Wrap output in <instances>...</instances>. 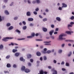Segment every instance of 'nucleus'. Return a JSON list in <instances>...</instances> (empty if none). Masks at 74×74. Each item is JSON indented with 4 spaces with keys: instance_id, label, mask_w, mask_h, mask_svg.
<instances>
[{
    "instance_id": "57",
    "label": "nucleus",
    "mask_w": 74,
    "mask_h": 74,
    "mask_svg": "<svg viewBox=\"0 0 74 74\" xmlns=\"http://www.w3.org/2000/svg\"><path fill=\"white\" fill-rule=\"evenodd\" d=\"M48 68L49 69H52V67L51 66H48Z\"/></svg>"
},
{
    "instance_id": "39",
    "label": "nucleus",
    "mask_w": 74,
    "mask_h": 74,
    "mask_svg": "<svg viewBox=\"0 0 74 74\" xmlns=\"http://www.w3.org/2000/svg\"><path fill=\"white\" fill-rule=\"evenodd\" d=\"M47 21V19L46 18H45L43 19V22Z\"/></svg>"
},
{
    "instance_id": "25",
    "label": "nucleus",
    "mask_w": 74,
    "mask_h": 74,
    "mask_svg": "<svg viewBox=\"0 0 74 74\" xmlns=\"http://www.w3.org/2000/svg\"><path fill=\"white\" fill-rule=\"evenodd\" d=\"M66 41H69V42H74V40H66Z\"/></svg>"
},
{
    "instance_id": "50",
    "label": "nucleus",
    "mask_w": 74,
    "mask_h": 74,
    "mask_svg": "<svg viewBox=\"0 0 74 74\" xmlns=\"http://www.w3.org/2000/svg\"><path fill=\"white\" fill-rule=\"evenodd\" d=\"M51 27L52 28H54V27H55V26H54V25H51Z\"/></svg>"
},
{
    "instance_id": "60",
    "label": "nucleus",
    "mask_w": 74,
    "mask_h": 74,
    "mask_svg": "<svg viewBox=\"0 0 74 74\" xmlns=\"http://www.w3.org/2000/svg\"><path fill=\"white\" fill-rule=\"evenodd\" d=\"M30 26H33V24L32 23H30Z\"/></svg>"
},
{
    "instance_id": "38",
    "label": "nucleus",
    "mask_w": 74,
    "mask_h": 74,
    "mask_svg": "<svg viewBox=\"0 0 74 74\" xmlns=\"http://www.w3.org/2000/svg\"><path fill=\"white\" fill-rule=\"evenodd\" d=\"M45 45H51V44L49 43H46L45 44Z\"/></svg>"
},
{
    "instance_id": "1",
    "label": "nucleus",
    "mask_w": 74,
    "mask_h": 74,
    "mask_svg": "<svg viewBox=\"0 0 74 74\" xmlns=\"http://www.w3.org/2000/svg\"><path fill=\"white\" fill-rule=\"evenodd\" d=\"M13 38H14L13 37H6L2 39V41L5 42L8 41V40H11Z\"/></svg>"
},
{
    "instance_id": "29",
    "label": "nucleus",
    "mask_w": 74,
    "mask_h": 74,
    "mask_svg": "<svg viewBox=\"0 0 74 74\" xmlns=\"http://www.w3.org/2000/svg\"><path fill=\"white\" fill-rule=\"evenodd\" d=\"M3 48V45H0V49H1Z\"/></svg>"
},
{
    "instance_id": "11",
    "label": "nucleus",
    "mask_w": 74,
    "mask_h": 74,
    "mask_svg": "<svg viewBox=\"0 0 74 74\" xmlns=\"http://www.w3.org/2000/svg\"><path fill=\"white\" fill-rule=\"evenodd\" d=\"M56 19L58 21H61V19H60V18L59 17H57L56 18Z\"/></svg>"
},
{
    "instance_id": "15",
    "label": "nucleus",
    "mask_w": 74,
    "mask_h": 74,
    "mask_svg": "<svg viewBox=\"0 0 74 74\" xmlns=\"http://www.w3.org/2000/svg\"><path fill=\"white\" fill-rule=\"evenodd\" d=\"M28 21H33L34 19L32 18H28Z\"/></svg>"
},
{
    "instance_id": "43",
    "label": "nucleus",
    "mask_w": 74,
    "mask_h": 74,
    "mask_svg": "<svg viewBox=\"0 0 74 74\" xmlns=\"http://www.w3.org/2000/svg\"><path fill=\"white\" fill-rule=\"evenodd\" d=\"M36 2L37 3L39 4V3H40V0H36Z\"/></svg>"
},
{
    "instance_id": "31",
    "label": "nucleus",
    "mask_w": 74,
    "mask_h": 74,
    "mask_svg": "<svg viewBox=\"0 0 74 74\" xmlns=\"http://www.w3.org/2000/svg\"><path fill=\"white\" fill-rule=\"evenodd\" d=\"M44 43H50L51 42V41H49V42L45 41L43 42Z\"/></svg>"
},
{
    "instance_id": "58",
    "label": "nucleus",
    "mask_w": 74,
    "mask_h": 74,
    "mask_svg": "<svg viewBox=\"0 0 74 74\" xmlns=\"http://www.w3.org/2000/svg\"><path fill=\"white\" fill-rule=\"evenodd\" d=\"M54 63H56V61L55 60H54L53 61Z\"/></svg>"
},
{
    "instance_id": "21",
    "label": "nucleus",
    "mask_w": 74,
    "mask_h": 74,
    "mask_svg": "<svg viewBox=\"0 0 74 74\" xmlns=\"http://www.w3.org/2000/svg\"><path fill=\"white\" fill-rule=\"evenodd\" d=\"M15 32H17V33H19V34H20V33H21V31L19 30L18 29H16V30Z\"/></svg>"
},
{
    "instance_id": "16",
    "label": "nucleus",
    "mask_w": 74,
    "mask_h": 74,
    "mask_svg": "<svg viewBox=\"0 0 74 74\" xmlns=\"http://www.w3.org/2000/svg\"><path fill=\"white\" fill-rule=\"evenodd\" d=\"M20 54V53H15V56H19V55Z\"/></svg>"
},
{
    "instance_id": "63",
    "label": "nucleus",
    "mask_w": 74,
    "mask_h": 74,
    "mask_svg": "<svg viewBox=\"0 0 74 74\" xmlns=\"http://www.w3.org/2000/svg\"><path fill=\"white\" fill-rule=\"evenodd\" d=\"M19 25H20V26H22V23H19Z\"/></svg>"
},
{
    "instance_id": "32",
    "label": "nucleus",
    "mask_w": 74,
    "mask_h": 74,
    "mask_svg": "<svg viewBox=\"0 0 74 74\" xmlns=\"http://www.w3.org/2000/svg\"><path fill=\"white\" fill-rule=\"evenodd\" d=\"M58 52L60 53H61L62 52V50L61 49H60L58 50Z\"/></svg>"
},
{
    "instance_id": "41",
    "label": "nucleus",
    "mask_w": 74,
    "mask_h": 74,
    "mask_svg": "<svg viewBox=\"0 0 74 74\" xmlns=\"http://www.w3.org/2000/svg\"><path fill=\"white\" fill-rule=\"evenodd\" d=\"M66 66H69V63L66 62Z\"/></svg>"
},
{
    "instance_id": "22",
    "label": "nucleus",
    "mask_w": 74,
    "mask_h": 74,
    "mask_svg": "<svg viewBox=\"0 0 74 74\" xmlns=\"http://www.w3.org/2000/svg\"><path fill=\"white\" fill-rule=\"evenodd\" d=\"M18 51V50L17 49H13L12 50V52L13 53H15L16 52H17Z\"/></svg>"
},
{
    "instance_id": "56",
    "label": "nucleus",
    "mask_w": 74,
    "mask_h": 74,
    "mask_svg": "<svg viewBox=\"0 0 74 74\" xmlns=\"http://www.w3.org/2000/svg\"><path fill=\"white\" fill-rule=\"evenodd\" d=\"M27 2L29 4H30V1L29 0H27Z\"/></svg>"
},
{
    "instance_id": "54",
    "label": "nucleus",
    "mask_w": 74,
    "mask_h": 74,
    "mask_svg": "<svg viewBox=\"0 0 74 74\" xmlns=\"http://www.w3.org/2000/svg\"><path fill=\"white\" fill-rule=\"evenodd\" d=\"M59 10H62V8H61V7H59Z\"/></svg>"
},
{
    "instance_id": "26",
    "label": "nucleus",
    "mask_w": 74,
    "mask_h": 74,
    "mask_svg": "<svg viewBox=\"0 0 74 74\" xmlns=\"http://www.w3.org/2000/svg\"><path fill=\"white\" fill-rule=\"evenodd\" d=\"M23 30H26V29L27 28V27L26 26H24L23 27Z\"/></svg>"
},
{
    "instance_id": "14",
    "label": "nucleus",
    "mask_w": 74,
    "mask_h": 74,
    "mask_svg": "<svg viewBox=\"0 0 74 74\" xmlns=\"http://www.w3.org/2000/svg\"><path fill=\"white\" fill-rule=\"evenodd\" d=\"M42 30L43 32H47V29L45 28H42Z\"/></svg>"
},
{
    "instance_id": "7",
    "label": "nucleus",
    "mask_w": 74,
    "mask_h": 74,
    "mask_svg": "<svg viewBox=\"0 0 74 74\" xmlns=\"http://www.w3.org/2000/svg\"><path fill=\"white\" fill-rule=\"evenodd\" d=\"M47 49L46 48H45L44 49V51H42V53H47Z\"/></svg>"
},
{
    "instance_id": "62",
    "label": "nucleus",
    "mask_w": 74,
    "mask_h": 74,
    "mask_svg": "<svg viewBox=\"0 0 74 74\" xmlns=\"http://www.w3.org/2000/svg\"><path fill=\"white\" fill-rule=\"evenodd\" d=\"M62 71H66V69L64 68H62Z\"/></svg>"
},
{
    "instance_id": "9",
    "label": "nucleus",
    "mask_w": 74,
    "mask_h": 74,
    "mask_svg": "<svg viewBox=\"0 0 74 74\" xmlns=\"http://www.w3.org/2000/svg\"><path fill=\"white\" fill-rule=\"evenodd\" d=\"M62 8H63V7H64V8H66V7H67V5L65 4H64V3H63L62 4Z\"/></svg>"
},
{
    "instance_id": "4",
    "label": "nucleus",
    "mask_w": 74,
    "mask_h": 74,
    "mask_svg": "<svg viewBox=\"0 0 74 74\" xmlns=\"http://www.w3.org/2000/svg\"><path fill=\"white\" fill-rule=\"evenodd\" d=\"M65 33H67V34H70V35H71V33H74V32L73 31H66L65 32Z\"/></svg>"
},
{
    "instance_id": "59",
    "label": "nucleus",
    "mask_w": 74,
    "mask_h": 74,
    "mask_svg": "<svg viewBox=\"0 0 74 74\" xmlns=\"http://www.w3.org/2000/svg\"><path fill=\"white\" fill-rule=\"evenodd\" d=\"M64 64V62L63 61L61 63V64Z\"/></svg>"
},
{
    "instance_id": "45",
    "label": "nucleus",
    "mask_w": 74,
    "mask_h": 74,
    "mask_svg": "<svg viewBox=\"0 0 74 74\" xmlns=\"http://www.w3.org/2000/svg\"><path fill=\"white\" fill-rule=\"evenodd\" d=\"M3 21V19L1 18V16H0V22H1Z\"/></svg>"
},
{
    "instance_id": "24",
    "label": "nucleus",
    "mask_w": 74,
    "mask_h": 74,
    "mask_svg": "<svg viewBox=\"0 0 74 74\" xmlns=\"http://www.w3.org/2000/svg\"><path fill=\"white\" fill-rule=\"evenodd\" d=\"M13 28H14V27H13V26H11L8 28V29L9 30H12V29H13Z\"/></svg>"
},
{
    "instance_id": "8",
    "label": "nucleus",
    "mask_w": 74,
    "mask_h": 74,
    "mask_svg": "<svg viewBox=\"0 0 74 74\" xmlns=\"http://www.w3.org/2000/svg\"><path fill=\"white\" fill-rule=\"evenodd\" d=\"M36 54L38 56H40L41 55V53L39 51L37 52Z\"/></svg>"
},
{
    "instance_id": "27",
    "label": "nucleus",
    "mask_w": 74,
    "mask_h": 74,
    "mask_svg": "<svg viewBox=\"0 0 74 74\" xmlns=\"http://www.w3.org/2000/svg\"><path fill=\"white\" fill-rule=\"evenodd\" d=\"M70 19L71 20H73L74 19V16H72L70 18Z\"/></svg>"
},
{
    "instance_id": "51",
    "label": "nucleus",
    "mask_w": 74,
    "mask_h": 74,
    "mask_svg": "<svg viewBox=\"0 0 74 74\" xmlns=\"http://www.w3.org/2000/svg\"><path fill=\"white\" fill-rule=\"evenodd\" d=\"M51 38L53 39V40H54V39L55 38L53 36H51Z\"/></svg>"
},
{
    "instance_id": "30",
    "label": "nucleus",
    "mask_w": 74,
    "mask_h": 74,
    "mask_svg": "<svg viewBox=\"0 0 74 74\" xmlns=\"http://www.w3.org/2000/svg\"><path fill=\"white\" fill-rule=\"evenodd\" d=\"M18 40H25V38H22L21 39H18Z\"/></svg>"
},
{
    "instance_id": "10",
    "label": "nucleus",
    "mask_w": 74,
    "mask_h": 74,
    "mask_svg": "<svg viewBox=\"0 0 74 74\" xmlns=\"http://www.w3.org/2000/svg\"><path fill=\"white\" fill-rule=\"evenodd\" d=\"M27 15L28 16H30L31 15L30 12H27Z\"/></svg>"
},
{
    "instance_id": "36",
    "label": "nucleus",
    "mask_w": 74,
    "mask_h": 74,
    "mask_svg": "<svg viewBox=\"0 0 74 74\" xmlns=\"http://www.w3.org/2000/svg\"><path fill=\"white\" fill-rule=\"evenodd\" d=\"M47 57L46 56H45L43 57V59L44 60H47Z\"/></svg>"
},
{
    "instance_id": "19",
    "label": "nucleus",
    "mask_w": 74,
    "mask_h": 74,
    "mask_svg": "<svg viewBox=\"0 0 74 74\" xmlns=\"http://www.w3.org/2000/svg\"><path fill=\"white\" fill-rule=\"evenodd\" d=\"M5 13L6 15H9V12L7 10H5Z\"/></svg>"
},
{
    "instance_id": "52",
    "label": "nucleus",
    "mask_w": 74,
    "mask_h": 74,
    "mask_svg": "<svg viewBox=\"0 0 74 74\" xmlns=\"http://www.w3.org/2000/svg\"><path fill=\"white\" fill-rule=\"evenodd\" d=\"M58 30H59V29H58V28H56V30H55L56 32L58 31Z\"/></svg>"
},
{
    "instance_id": "64",
    "label": "nucleus",
    "mask_w": 74,
    "mask_h": 74,
    "mask_svg": "<svg viewBox=\"0 0 74 74\" xmlns=\"http://www.w3.org/2000/svg\"><path fill=\"white\" fill-rule=\"evenodd\" d=\"M44 73L45 74H47L48 73V72H47L45 71L44 72Z\"/></svg>"
},
{
    "instance_id": "61",
    "label": "nucleus",
    "mask_w": 74,
    "mask_h": 74,
    "mask_svg": "<svg viewBox=\"0 0 74 74\" xmlns=\"http://www.w3.org/2000/svg\"><path fill=\"white\" fill-rule=\"evenodd\" d=\"M39 17L40 18H42V16H41V15H39Z\"/></svg>"
},
{
    "instance_id": "42",
    "label": "nucleus",
    "mask_w": 74,
    "mask_h": 74,
    "mask_svg": "<svg viewBox=\"0 0 74 74\" xmlns=\"http://www.w3.org/2000/svg\"><path fill=\"white\" fill-rule=\"evenodd\" d=\"M28 66H31V65H32V64H31V63L29 62L28 63Z\"/></svg>"
},
{
    "instance_id": "46",
    "label": "nucleus",
    "mask_w": 74,
    "mask_h": 74,
    "mask_svg": "<svg viewBox=\"0 0 74 74\" xmlns=\"http://www.w3.org/2000/svg\"><path fill=\"white\" fill-rule=\"evenodd\" d=\"M30 61L31 63H33V59H30Z\"/></svg>"
},
{
    "instance_id": "40",
    "label": "nucleus",
    "mask_w": 74,
    "mask_h": 74,
    "mask_svg": "<svg viewBox=\"0 0 74 74\" xmlns=\"http://www.w3.org/2000/svg\"><path fill=\"white\" fill-rule=\"evenodd\" d=\"M33 12L34 14L35 15H37V12L36 11L34 12Z\"/></svg>"
},
{
    "instance_id": "53",
    "label": "nucleus",
    "mask_w": 74,
    "mask_h": 74,
    "mask_svg": "<svg viewBox=\"0 0 74 74\" xmlns=\"http://www.w3.org/2000/svg\"><path fill=\"white\" fill-rule=\"evenodd\" d=\"M36 41H42V40L41 39H36Z\"/></svg>"
},
{
    "instance_id": "35",
    "label": "nucleus",
    "mask_w": 74,
    "mask_h": 74,
    "mask_svg": "<svg viewBox=\"0 0 74 74\" xmlns=\"http://www.w3.org/2000/svg\"><path fill=\"white\" fill-rule=\"evenodd\" d=\"M7 26H11V24L10 23H8L6 25Z\"/></svg>"
},
{
    "instance_id": "33",
    "label": "nucleus",
    "mask_w": 74,
    "mask_h": 74,
    "mask_svg": "<svg viewBox=\"0 0 74 74\" xmlns=\"http://www.w3.org/2000/svg\"><path fill=\"white\" fill-rule=\"evenodd\" d=\"M51 52V51L50 50H48L46 52V53H50Z\"/></svg>"
},
{
    "instance_id": "28",
    "label": "nucleus",
    "mask_w": 74,
    "mask_h": 74,
    "mask_svg": "<svg viewBox=\"0 0 74 74\" xmlns=\"http://www.w3.org/2000/svg\"><path fill=\"white\" fill-rule=\"evenodd\" d=\"M10 55H8L6 56V59H9L10 58Z\"/></svg>"
},
{
    "instance_id": "37",
    "label": "nucleus",
    "mask_w": 74,
    "mask_h": 74,
    "mask_svg": "<svg viewBox=\"0 0 74 74\" xmlns=\"http://www.w3.org/2000/svg\"><path fill=\"white\" fill-rule=\"evenodd\" d=\"M69 27H72V25L69 24L68 25V28L69 29Z\"/></svg>"
},
{
    "instance_id": "12",
    "label": "nucleus",
    "mask_w": 74,
    "mask_h": 74,
    "mask_svg": "<svg viewBox=\"0 0 74 74\" xmlns=\"http://www.w3.org/2000/svg\"><path fill=\"white\" fill-rule=\"evenodd\" d=\"M38 74H44V71L42 70H40L39 72V73Z\"/></svg>"
},
{
    "instance_id": "18",
    "label": "nucleus",
    "mask_w": 74,
    "mask_h": 74,
    "mask_svg": "<svg viewBox=\"0 0 74 74\" xmlns=\"http://www.w3.org/2000/svg\"><path fill=\"white\" fill-rule=\"evenodd\" d=\"M20 60L21 61H23V62H25V59H23V57H21L20 58Z\"/></svg>"
},
{
    "instance_id": "5",
    "label": "nucleus",
    "mask_w": 74,
    "mask_h": 74,
    "mask_svg": "<svg viewBox=\"0 0 74 74\" xmlns=\"http://www.w3.org/2000/svg\"><path fill=\"white\" fill-rule=\"evenodd\" d=\"M52 71L53 72V74H57V71L55 70V69H52Z\"/></svg>"
},
{
    "instance_id": "6",
    "label": "nucleus",
    "mask_w": 74,
    "mask_h": 74,
    "mask_svg": "<svg viewBox=\"0 0 74 74\" xmlns=\"http://www.w3.org/2000/svg\"><path fill=\"white\" fill-rule=\"evenodd\" d=\"M24 71L25 73H28L29 72H30V70H29L28 69H25Z\"/></svg>"
},
{
    "instance_id": "44",
    "label": "nucleus",
    "mask_w": 74,
    "mask_h": 74,
    "mask_svg": "<svg viewBox=\"0 0 74 74\" xmlns=\"http://www.w3.org/2000/svg\"><path fill=\"white\" fill-rule=\"evenodd\" d=\"M14 20H17V19H18V17H16L14 18Z\"/></svg>"
},
{
    "instance_id": "3",
    "label": "nucleus",
    "mask_w": 74,
    "mask_h": 74,
    "mask_svg": "<svg viewBox=\"0 0 74 74\" xmlns=\"http://www.w3.org/2000/svg\"><path fill=\"white\" fill-rule=\"evenodd\" d=\"M35 36V34L34 33H33L32 34L31 36H29L27 37V38H32L33 37H34Z\"/></svg>"
},
{
    "instance_id": "49",
    "label": "nucleus",
    "mask_w": 74,
    "mask_h": 74,
    "mask_svg": "<svg viewBox=\"0 0 74 74\" xmlns=\"http://www.w3.org/2000/svg\"><path fill=\"white\" fill-rule=\"evenodd\" d=\"M23 24L24 25H26V22L25 21H23L22 22Z\"/></svg>"
},
{
    "instance_id": "20",
    "label": "nucleus",
    "mask_w": 74,
    "mask_h": 74,
    "mask_svg": "<svg viewBox=\"0 0 74 74\" xmlns=\"http://www.w3.org/2000/svg\"><path fill=\"white\" fill-rule=\"evenodd\" d=\"M53 30H52L51 31H50L49 32V34L51 36H52V33H53Z\"/></svg>"
},
{
    "instance_id": "2",
    "label": "nucleus",
    "mask_w": 74,
    "mask_h": 74,
    "mask_svg": "<svg viewBox=\"0 0 74 74\" xmlns=\"http://www.w3.org/2000/svg\"><path fill=\"white\" fill-rule=\"evenodd\" d=\"M66 36V35L64 34H63L60 35L59 36V39H60V40H65L66 38H63L62 37H63V36Z\"/></svg>"
},
{
    "instance_id": "17",
    "label": "nucleus",
    "mask_w": 74,
    "mask_h": 74,
    "mask_svg": "<svg viewBox=\"0 0 74 74\" xmlns=\"http://www.w3.org/2000/svg\"><path fill=\"white\" fill-rule=\"evenodd\" d=\"M32 57V55L31 54H28L27 55V57L28 59H29Z\"/></svg>"
},
{
    "instance_id": "13",
    "label": "nucleus",
    "mask_w": 74,
    "mask_h": 74,
    "mask_svg": "<svg viewBox=\"0 0 74 74\" xmlns=\"http://www.w3.org/2000/svg\"><path fill=\"white\" fill-rule=\"evenodd\" d=\"M25 66H22V67H21V70H22V71H25Z\"/></svg>"
},
{
    "instance_id": "48",
    "label": "nucleus",
    "mask_w": 74,
    "mask_h": 74,
    "mask_svg": "<svg viewBox=\"0 0 74 74\" xmlns=\"http://www.w3.org/2000/svg\"><path fill=\"white\" fill-rule=\"evenodd\" d=\"M70 24L71 25H74V22H71L70 23Z\"/></svg>"
},
{
    "instance_id": "55",
    "label": "nucleus",
    "mask_w": 74,
    "mask_h": 74,
    "mask_svg": "<svg viewBox=\"0 0 74 74\" xmlns=\"http://www.w3.org/2000/svg\"><path fill=\"white\" fill-rule=\"evenodd\" d=\"M38 10H39V9L38 8H37L35 9V11H38Z\"/></svg>"
},
{
    "instance_id": "23",
    "label": "nucleus",
    "mask_w": 74,
    "mask_h": 74,
    "mask_svg": "<svg viewBox=\"0 0 74 74\" xmlns=\"http://www.w3.org/2000/svg\"><path fill=\"white\" fill-rule=\"evenodd\" d=\"M7 67H8V68L11 67V64H7Z\"/></svg>"
},
{
    "instance_id": "47",
    "label": "nucleus",
    "mask_w": 74,
    "mask_h": 74,
    "mask_svg": "<svg viewBox=\"0 0 74 74\" xmlns=\"http://www.w3.org/2000/svg\"><path fill=\"white\" fill-rule=\"evenodd\" d=\"M13 67H14V68H15L16 67V65L15 64H14L13 65Z\"/></svg>"
},
{
    "instance_id": "34",
    "label": "nucleus",
    "mask_w": 74,
    "mask_h": 74,
    "mask_svg": "<svg viewBox=\"0 0 74 74\" xmlns=\"http://www.w3.org/2000/svg\"><path fill=\"white\" fill-rule=\"evenodd\" d=\"M71 55V52H70L68 55V56H70Z\"/></svg>"
}]
</instances>
